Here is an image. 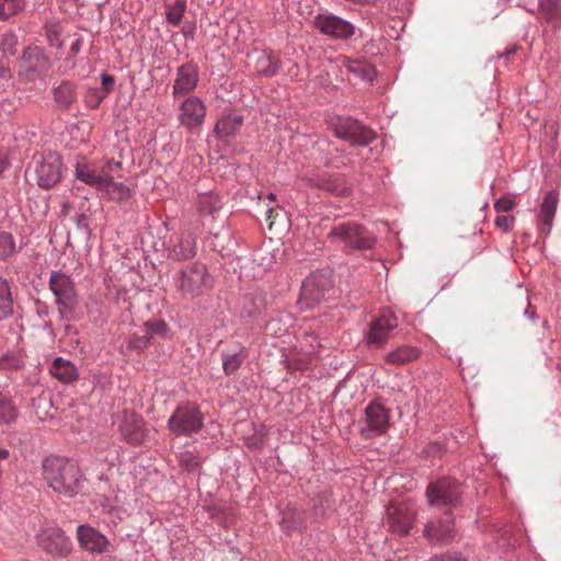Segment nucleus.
Listing matches in <instances>:
<instances>
[{
  "instance_id": "5701e85b",
  "label": "nucleus",
  "mask_w": 561,
  "mask_h": 561,
  "mask_svg": "<svg viewBox=\"0 0 561 561\" xmlns=\"http://www.w3.org/2000/svg\"><path fill=\"white\" fill-rule=\"evenodd\" d=\"M170 255L175 260H188L195 255V240L191 233L170 238Z\"/></svg>"
},
{
  "instance_id": "f3484780",
  "label": "nucleus",
  "mask_w": 561,
  "mask_h": 561,
  "mask_svg": "<svg viewBox=\"0 0 561 561\" xmlns=\"http://www.w3.org/2000/svg\"><path fill=\"white\" fill-rule=\"evenodd\" d=\"M199 81L198 68L192 62L181 65L176 68L175 79L172 87L174 99L188 95L193 92Z\"/></svg>"
},
{
  "instance_id": "4468645a",
  "label": "nucleus",
  "mask_w": 561,
  "mask_h": 561,
  "mask_svg": "<svg viewBox=\"0 0 561 561\" xmlns=\"http://www.w3.org/2000/svg\"><path fill=\"white\" fill-rule=\"evenodd\" d=\"M425 538L434 545H448L456 536L453 512L446 510L444 515L430 520L424 529Z\"/></svg>"
},
{
  "instance_id": "423d86ee",
  "label": "nucleus",
  "mask_w": 561,
  "mask_h": 561,
  "mask_svg": "<svg viewBox=\"0 0 561 561\" xmlns=\"http://www.w3.org/2000/svg\"><path fill=\"white\" fill-rule=\"evenodd\" d=\"M330 128L337 138L348 141L352 146L366 147L376 138L374 130L350 116L331 118Z\"/></svg>"
},
{
  "instance_id": "f03ea898",
  "label": "nucleus",
  "mask_w": 561,
  "mask_h": 561,
  "mask_svg": "<svg viewBox=\"0 0 561 561\" xmlns=\"http://www.w3.org/2000/svg\"><path fill=\"white\" fill-rule=\"evenodd\" d=\"M463 485L451 477H443L428 483L425 497L431 507H458L462 503Z\"/></svg>"
},
{
  "instance_id": "c756f323",
  "label": "nucleus",
  "mask_w": 561,
  "mask_h": 561,
  "mask_svg": "<svg viewBox=\"0 0 561 561\" xmlns=\"http://www.w3.org/2000/svg\"><path fill=\"white\" fill-rule=\"evenodd\" d=\"M420 351L416 347L410 345H401L390 351L385 359L391 365H403L405 363L417 359Z\"/></svg>"
},
{
  "instance_id": "7ed1b4c3",
  "label": "nucleus",
  "mask_w": 561,
  "mask_h": 561,
  "mask_svg": "<svg viewBox=\"0 0 561 561\" xmlns=\"http://www.w3.org/2000/svg\"><path fill=\"white\" fill-rule=\"evenodd\" d=\"M328 239L331 242L344 243L347 251L370 250L376 243L375 237L367 228L356 221H345L334 225Z\"/></svg>"
},
{
  "instance_id": "09e8293b",
  "label": "nucleus",
  "mask_w": 561,
  "mask_h": 561,
  "mask_svg": "<svg viewBox=\"0 0 561 561\" xmlns=\"http://www.w3.org/2000/svg\"><path fill=\"white\" fill-rule=\"evenodd\" d=\"M266 198L268 199V204H267V208L265 209V215H266V219L270 220V228H272V226L274 224L273 218H274L275 209L273 206H271V204L274 203L275 195L270 192V193H267Z\"/></svg>"
},
{
  "instance_id": "0eeeda50",
  "label": "nucleus",
  "mask_w": 561,
  "mask_h": 561,
  "mask_svg": "<svg viewBox=\"0 0 561 561\" xmlns=\"http://www.w3.org/2000/svg\"><path fill=\"white\" fill-rule=\"evenodd\" d=\"M332 289V273L324 270L316 271L302 282L298 302L301 308L311 309L324 300Z\"/></svg>"
},
{
  "instance_id": "a18cd8bd",
  "label": "nucleus",
  "mask_w": 561,
  "mask_h": 561,
  "mask_svg": "<svg viewBox=\"0 0 561 561\" xmlns=\"http://www.w3.org/2000/svg\"><path fill=\"white\" fill-rule=\"evenodd\" d=\"M515 218L513 216H497L495 218V225L504 231H510L513 228Z\"/></svg>"
},
{
  "instance_id": "72a5a7b5",
  "label": "nucleus",
  "mask_w": 561,
  "mask_h": 561,
  "mask_svg": "<svg viewBox=\"0 0 561 561\" xmlns=\"http://www.w3.org/2000/svg\"><path fill=\"white\" fill-rule=\"evenodd\" d=\"M73 87L69 82H64L54 89V99L60 106L67 107L73 101Z\"/></svg>"
},
{
  "instance_id": "c85d7f7f",
  "label": "nucleus",
  "mask_w": 561,
  "mask_h": 561,
  "mask_svg": "<svg viewBox=\"0 0 561 561\" xmlns=\"http://www.w3.org/2000/svg\"><path fill=\"white\" fill-rule=\"evenodd\" d=\"M342 65L347 69L348 72L353 73L356 78L363 81L371 82L376 77L375 67L365 61L353 60L344 57Z\"/></svg>"
},
{
  "instance_id": "bf43d9fd",
  "label": "nucleus",
  "mask_w": 561,
  "mask_h": 561,
  "mask_svg": "<svg viewBox=\"0 0 561 561\" xmlns=\"http://www.w3.org/2000/svg\"><path fill=\"white\" fill-rule=\"evenodd\" d=\"M525 314L528 316L533 320H535L537 318V313L535 311L529 312L528 310H526Z\"/></svg>"
},
{
  "instance_id": "4be33fe9",
  "label": "nucleus",
  "mask_w": 561,
  "mask_h": 561,
  "mask_svg": "<svg viewBox=\"0 0 561 561\" xmlns=\"http://www.w3.org/2000/svg\"><path fill=\"white\" fill-rule=\"evenodd\" d=\"M558 201V192L552 190L545 195L540 205L538 219L540 224V230L546 234H548L551 230L552 221L557 211Z\"/></svg>"
},
{
  "instance_id": "aec40b11",
  "label": "nucleus",
  "mask_w": 561,
  "mask_h": 561,
  "mask_svg": "<svg viewBox=\"0 0 561 561\" xmlns=\"http://www.w3.org/2000/svg\"><path fill=\"white\" fill-rule=\"evenodd\" d=\"M415 513L405 505L392 507L388 513L389 528L399 536H407L413 526Z\"/></svg>"
},
{
  "instance_id": "6e6552de",
  "label": "nucleus",
  "mask_w": 561,
  "mask_h": 561,
  "mask_svg": "<svg viewBox=\"0 0 561 561\" xmlns=\"http://www.w3.org/2000/svg\"><path fill=\"white\" fill-rule=\"evenodd\" d=\"M51 67L49 57L43 48L28 46L24 49L19 64V76L25 81L42 80Z\"/></svg>"
},
{
  "instance_id": "f8f14e48",
  "label": "nucleus",
  "mask_w": 561,
  "mask_h": 561,
  "mask_svg": "<svg viewBox=\"0 0 561 561\" xmlns=\"http://www.w3.org/2000/svg\"><path fill=\"white\" fill-rule=\"evenodd\" d=\"M313 26L323 35L335 39H348L355 33V26L347 20L332 13H319Z\"/></svg>"
},
{
  "instance_id": "e433bc0d",
  "label": "nucleus",
  "mask_w": 561,
  "mask_h": 561,
  "mask_svg": "<svg viewBox=\"0 0 561 561\" xmlns=\"http://www.w3.org/2000/svg\"><path fill=\"white\" fill-rule=\"evenodd\" d=\"M24 7L23 0H3L0 2V20H7L20 12Z\"/></svg>"
},
{
  "instance_id": "4d7b16f0",
  "label": "nucleus",
  "mask_w": 561,
  "mask_h": 561,
  "mask_svg": "<svg viewBox=\"0 0 561 561\" xmlns=\"http://www.w3.org/2000/svg\"><path fill=\"white\" fill-rule=\"evenodd\" d=\"M80 46H81L80 39H77V41L72 44V47H71L72 51H73L75 54H77V53L80 50Z\"/></svg>"
},
{
  "instance_id": "a19ab883",
  "label": "nucleus",
  "mask_w": 561,
  "mask_h": 561,
  "mask_svg": "<svg viewBox=\"0 0 561 561\" xmlns=\"http://www.w3.org/2000/svg\"><path fill=\"white\" fill-rule=\"evenodd\" d=\"M122 169V162L114 159H104L99 165L101 174L112 175L116 170Z\"/></svg>"
},
{
  "instance_id": "39448f33",
  "label": "nucleus",
  "mask_w": 561,
  "mask_h": 561,
  "mask_svg": "<svg viewBox=\"0 0 561 561\" xmlns=\"http://www.w3.org/2000/svg\"><path fill=\"white\" fill-rule=\"evenodd\" d=\"M49 289L55 296L60 318L72 320L78 306V295L70 276L59 271H53L49 276Z\"/></svg>"
},
{
  "instance_id": "4c0bfd02",
  "label": "nucleus",
  "mask_w": 561,
  "mask_h": 561,
  "mask_svg": "<svg viewBox=\"0 0 561 561\" xmlns=\"http://www.w3.org/2000/svg\"><path fill=\"white\" fill-rule=\"evenodd\" d=\"M15 251V242L11 233L0 232V260H5Z\"/></svg>"
},
{
  "instance_id": "7c9ffc66",
  "label": "nucleus",
  "mask_w": 561,
  "mask_h": 561,
  "mask_svg": "<svg viewBox=\"0 0 561 561\" xmlns=\"http://www.w3.org/2000/svg\"><path fill=\"white\" fill-rule=\"evenodd\" d=\"M538 5L548 23L561 26V0H539Z\"/></svg>"
},
{
  "instance_id": "de8ad7c7",
  "label": "nucleus",
  "mask_w": 561,
  "mask_h": 561,
  "mask_svg": "<svg viewBox=\"0 0 561 561\" xmlns=\"http://www.w3.org/2000/svg\"><path fill=\"white\" fill-rule=\"evenodd\" d=\"M431 561H468L465 557H462L459 552H448L443 556H436L431 559Z\"/></svg>"
},
{
  "instance_id": "bb28decb",
  "label": "nucleus",
  "mask_w": 561,
  "mask_h": 561,
  "mask_svg": "<svg viewBox=\"0 0 561 561\" xmlns=\"http://www.w3.org/2000/svg\"><path fill=\"white\" fill-rule=\"evenodd\" d=\"M50 374L61 382H72L79 377L76 366L62 357L54 359L50 366Z\"/></svg>"
},
{
  "instance_id": "c03bdc74",
  "label": "nucleus",
  "mask_w": 561,
  "mask_h": 561,
  "mask_svg": "<svg viewBox=\"0 0 561 561\" xmlns=\"http://www.w3.org/2000/svg\"><path fill=\"white\" fill-rule=\"evenodd\" d=\"M144 330L151 337L152 334H163L167 324L163 321L147 322Z\"/></svg>"
},
{
  "instance_id": "ddd939ff",
  "label": "nucleus",
  "mask_w": 561,
  "mask_h": 561,
  "mask_svg": "<svg viewBox=\"0 0 561 561\" xmlns=\"http://www.w3.org/2000/svg\"><path fill=\"white\" fill-rule=\"evenodd\" d=\"M398 327L394 313L386 311L374 319L365 333V342L370 348H378L386 344L392 331Z\"/></svg>"
},
{
  "instance_id": "ea45409f",
  "label": "nucleus",
  "mask_w": 561,
  "mask_h": 561,
  "mask_svg": "<svg viewBox=\"0 0 561 561\" xmlns=\"http://www.w3.org/2000/svg\"><path fill=\"white\" fill-rule=\"evenodd\" d=\"M243 362L242 354L226 355L224 358V369L227 374L234 373Z\"/></svg>"
},
{
  "instance_id": "a878e982",
  "label": "nucleus",
  "mask_w": 561,
  "mask_h": 561,
  "mask_svg": "<svg viewBox=\"0 0 561 561\" xmlns=\"http://www.w3.org/2000/svg\"><path fill=\"white\" fill-rule=\"evenodd\" d=\"M243 125V116L237 113L224 114L215 125V133L220 138H228Z\"/></svg>"
},
{
  "instance_id": "052dcab7",
  "label": "nucleus",
  "mask_w": 561,
  "mask_h": 561,
  "mask_svg": "<svg viewBox=\"0 0 561 561\" xmlns=\"http://www.w3.org/2000/svg\"><path fill=\"white\" fill-rule=\"evenodd\" d=\"M256 198H257V199H262V198H263V194H262V192H260V193L256 195Z\"/></svg>"
},
{
  "instance_id": "13d9d810",
  "label": "nucleus",
  "mask_w": 561,
  "mask_h": 561,
  "mask_svg": "<svg viewBox=\"0 0 561 561\" xmlns=\"http://www.w3.org/2000/svg\"><path fill=\"white\" fill-rule=\"evenodd\" d=\"M515 51H516V48L508 49V50H506V51L503 54V56H504V57H506V58H508L511 55L515 54Z\"/></svg>"
},
{
  "instance_id": "a211bd4d",
  "label": "nucleus",
  "mask_w": 561,
  "mask_h": 561,
  "mask_svg": "<svg viewBox=\"0 0 561 561\" xmlns=\"http://www.w3.org/2000/svg\"><path fill=\"white\" fill-rule=\"evenodd\" d=\"M306 181L309 185L336 196H348L351 194V187L347 185L344 176L340 174L312 173L306 178Z\"/></svg>"
},
{
  "instance_id": "1a4fd4ad",
  "label": "nucleus",
  "mask_w": 561,
  "mask_h": 561,
  "mask_svg": "<svg viewBox=\"0 0 561 561\" xmlns=\"http://www.w3.org/2000/svg\"><path fill=\"white\" fill-rule=\"evenodd\" d=\"M176 287L183 297L194 298L211 287V277L203 264H193L181 272Z\"/></svg>"
},
{
  "instance_id": "5fc2aeb1",
  "label": "nucleus",
  "mask_w": 561,
  "mask_h": 561,
  "mask_svg": "<svg viewBox=\"0 0 561 561\" xmlns=\"http://www.w3.org/2000/svg\"><path fill=\"white\" fill-rule=\"evenodd\" d=\"M7 167H8L7 157L2 151H0V175L3 173V171L7 169Z\"/></svg>"
},
{
  "instance_id": "49530a36",
  "label": "nucleus",
  "mask_w": 561,
  "mask_h": 561,
  "mask_svg": "<svg viewBox=\"0 0 561 561\" xmlns=\"http://www.w3.org/2000/svg\"><path fill=\"white\" fill-rule=\"evenodd\" d=\"M149 340H150V336L144 331L142 335H135L130 340L129 346L134 347V348H144L147 346Z\"/></svg>"
},
{
  "instance_id": "b1692460",
  "label": "nucleus",
  "mask_w": 561,
  "mask_h": 561,
  "mask_svg": "<svg viewBox=\"0 0 561 561\" xmlns=\"http://www.w3.org/2000/svg\"><path fill=\"white\" fill-rule=\"evenodd\" d=\"M124 438L131 444H140L146 437L142 421L135 414L126 415L119 424Z\"/></svg>"
},
{
  "instance_id": "864d4df0",
  "label": "nucleus",
  "mask_w": 561,
  "mask_h": 561,
  "mask_svg": "<svg viewBox=\"0 0 561 561\" xmlns=\"http://www.w3.org/2000/svg\"><path fill=\"white\" fill-rule=\"evenodd\" d=\"M0 366L1 367L12 366V367L18 368L20 366V360L12 359V363H9V358L4 357V358L0 359Z\"/></svg>"
},
{
  "instance_id": "f704fd0d",
  "label": "nucleus",
  "mask_w": 561,
  "mask_h": 561,
  "mask_svg": "<svg viewBox=\"0 0 561 561\" xmlns=\"http://www.w3.org/2000/svg\"><path fill=\"white\" fill-rule=\"evenodd\" d=\"M186 10V0H175L174 3L168 7V10L165 12L167 21L178 26Z\"/></svg>"
},
{
  "instance_id": "9b49d317",
  "label": "nucleus",
  "mask_w": 561,
  "mask_h": 561,
  "mask_svg": "<svg viewBox=\"0 0 561 561\" xmlns=\"http://www.w3.org/2000/svg\"><path fill=\"white\" fill-rule=\"evenodd\" d=\"M168 426L178 436H190L202 428L203 416L195 405L182 404L168 420Z\"/></svg>"
},
{
  "instance_id": "603ef678",
  "label": "nucleus",
  "mask_w": 561,
  "mask_h": 561,
  "mask_svg": "<svg viewBox=\"0 0 561 561\" xmlns=\"http://www.w3.org/2000/svg\"><path fill=\"white\" fill-rule=\"evenodd\" d=\"M100 506L103 508L104 512L112 513L113 512V504L108 499H101L100 500Z\"/></svg>"
},
{
  "instance_id": "2eb2a0df",
  "label": "nucleus",
  "mask_w": 561,
  "mask_h": 561,
  "mask_svg": "<svg viewBox=\"0 0 561 561\" xmlns=\"http://www.w3.org/2000/svg\"><path fill=\"white\" fill-rule=\"evenodd\" d=\"M37 545L47 553L56 557H65L72 549L71 540L58 527L42 529L37 536Z\"/></svg>"
},
{
  "instance_id": "f257e3e1",
  "label": "nucleus",
  "mask_w": 561,
  "mask_h": 561,
  "mask_svg": "<svg viewBox=\"0 0 561 561\" xmlns=\"http://www.w3.org/2000/svg\"><path fill=\"white\" fill-rule=\"evenodd\" d=\"M43 477L57 493L72 497L78 493L80 474L78 467L70 460L50 456L43 461Z\"/></svg>"
},
{
  "instance_id": "58836bf2",
  "label": "nucleus",
  "mask_w": 561,
  "mask_h": 561,
  "mask_svg": "<svg viewBox=\"0 0 561 561\" xmlns=\"http://www.w3.org/2000/svg\"><path fill=\"white\" fill-rule=\"evenodd\" d=\"M179 462L181 467L187 471H194L199 467V458L190 450H184L179 455Z\"/></svg>"
},
{
  "instance_id": "8fccbe9b",
  "label": "nucleus",
  "mask_w": 561,
  "mask_h": 561,
  "mask_svg": "<svg viewBox=\"0 0 561 561\" xmlns=\"http://www.w3.org/2000/svg\"><path fill=\"white\" fill-rule=\"evenodd\" d=\"M264 435H265V428H264V426H262L261 430L259 431L257 438L248 439V447H254V448L261 447L263 444Z\"/></svg>"
},
{
  "instance_id": "2f4dec72",
  "label": "nucleus",
  "mask_w": 561,
  "mask_h": 561,
  "mask_svg": "<svg viewBox=\"0 0 561 561\" xmlns=\"http://www.w3.org/2000/svg\"><path fill=\"white\" fill-rule=\"evenodd\" d=\"M13 314V298L7 279L0 278V318Z\"/></svg>"
},
{
  "instance_id": "20e7f679",
  "label": "nucleus",
  "mask_w": 561,
  "mask_h": 561,
  "mask_svg": "<svg viewBox=\"0 0 561 561\" xmlns=\"http://www.w3.org/2000/svg\"><path fill=\"white\" fill-rule=\"evenodd\" d=\"M62 160L56 152L34 154L27 172L41 188L49 190L61 179Z\"/></svg>"
},
{
  "instance_id": "412c9836",
  "label": "nucleus",
  "mask_w": 561,
  "mask_h": 561,
  "mask_svg": "<svg viewBox=\"0 0 561 561\" xmlns=\"http://www.w3.org/2000/svg\"><path fill=\"white\" fill-rule=\"evenodd\" d=\"M107 174H101L99 165L82 158L75 164V176L77 180L99 191L104 178Z\"/></svg>"
},
{
  "instance_id": "3c124183",
  "label": "nucleus",
  "mask_w": 561,
  "mask_h": 561,
  "mask_svg": "<svg viewBox=\"0 0 561 561\" xmlns=\"http://www.w3.org/2000/svg\"><path fill=\"white\" fill-rule=\"evenodd\" d=\"M101 79H102V85L107 90L111 89L112 85L114 84V78L110 75H102Z\"/></svg>"
},
{
  "instance_id": "680f3d73",
  "label": "nucleus",
  "mask_w": 561,
  "mask_h": 561,
  "mask_svg": "<svg viewBox=\"0 0 561 561\" xmlns=\"http://www.w3.org/2000/svg\"><path fill=\"white\" fill-rule=\"evenodd\" d=\"M433 446H434L437 450L440 448V446H439V444H438V443H435Z\"/></svg>"
},
{
  "instance_id": "cd10ccee",
  "label": "nucleus",
  "mask_w": 561,
  "mask_h": 561,
  "mask_svg": "<svg viewBox=\"0 0 561 561\" xmlns=\"http://www.w3.org/2000/svg\"><path fill=\"white\" fill-rule=\"evenodd\" d=\"M99 192L104 193L108 198L116 202H124L130 197V190L122 182L113 181L112 175L104 178V183L99 188Z\"/></svg>"
},
{
  "instance_id": "6ab92c4d",
  "label": "nucleus",
  "mask_w": 561,
  "mask_h": 561,
  "mask_svg": "<svg viewBox=\"0 0 561 561\" xmlns=\"http://www.w3.org/2000/svg\"><path fill=\"white\" fill-rule=\"evenodd\" d=\"M77 538L80 547L91 553L105 552L110 543L103 534L89 525L78 526Z\"/></svg>"
},
{
  "instance_id": "79ce46f5",
  "label": "nucleus",
  "mask_w": 561,
  "mask_h": 561,
  "mask_svg": "<svg viewBox=\"0 0 561 561\" xmlns=\"http://www.w3.org/2000/svg\"><path fill=\"white\" fill-rule=\"evenodd\" d=\"M302 340L308 344V348L306 350V353L308 354L316 353L317 348L321 346L319 336L314 332H305Z\"/></svg>"
},
{
  "instance_id": "6e6d98bb",
  "label": "nucleus",
  "mask_w": 561,
  "mask_h": 561,
  "mask_svg": "<svg viewBox=\"0 0 561 561\" xmlns=\"http://www.w3.org/2000/svg\"><path fill=\"white\" fill-rule=\"evenodd\" d=\"M58 38H59V35H58V32L55 31V30H51V31H48V39L51 44H58Z\"/></svg>"
},
{
  "instance_id": "9d476101",
  "label": "nucleus",
  "mask_w": 561,
  "mask_h": 561,
  "mask_svg": "<svg viewBox=\"0 0 561 561\" xmlns=\"http://www.w3.org/2000/svg\"><path fill=\"white\" fill-rule=\"evenodd\" d=\"M389 411L378 401L365 408V415L358 421L359 434L364 439L383 435L389 428Z\"/></svg>"
},
{
  "instance_id": "393cba45",
  "label": "nucleus",
  "mask_w": 561,
  "mask_h": 561,
  "mask_svg": "<svg viewBox=\"0 0 561 561\" xmlns=\"http://www.w3.org/2000/svg\"><path fill=\"white\" fill-rule=\"evenodd\" d=\"M280 66V61L273 55L271 50L255 51L254 69L259 76L272 77Z\"/></svg>"
},
{
  "instance_id": "c9c22d12",
  "label": "nucleus",
  "mask_w": 561,
  "mask_h": 561,
  "mask_svg": "<svg viewBox=\"0 0 561 561\" xmlns=\"http://www.w3.org/2000/svg\"><path fill=\"white\" fill-rule=\"evenodd\" d=\"M251 256V262L253 264L252 270H255L256 266L260 270L259 272H264L272 264V256L270 253L261 249L254 250ZM260 273H254L253 276L256 277Z\"/></svg>"
},
{
  "instance_id": "37998d69",
  "label": "nucleus",
  "mask_w": 561,
  "mask_h": 561,
  "mask_svg": "<svg viewBox=\"0 0 561 561\" xmlns=\"http://www.w3.org/2000/svg\"><path fill=\"white\" fill-rule=\"evenodd\" d=\"M515 201L508 196H502L494 203V209L497 213H507L515 206Z\"/></svg>"
},
{
  "instance_id": "473e14b6",
  "label": "nucleus",
  "mask_w": 561,
  "mask_h": 561,
  "mask_svg": "<svg viewBox=\"0 0 561 561\" xmlns=\"http://www.w3.org/2000/svg\"><path fill=\"white\" fill-rule=\"evenodd\" d=\"M16 415V408L12 403L11 399L0 393V425L14 422Z\"/></svg>"
},
{
  "instance_id": "dca6fc26",
  "label": "nucleus",
  "mask_w": 561,
  "mask_h": 561,
  "mask_svg": "<svg viewBox=\"0 0 561 561\" xmlns=\"http://www.w3.org/2000/svg\"><path fill=\"white\" fill-rule=\"evenodd\" d=\"M206 117L205 103L195 95L187 96L179 107V122L186 129L193 131L199 128Z\"/></svg>"
}]
</instances>
